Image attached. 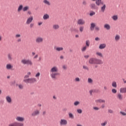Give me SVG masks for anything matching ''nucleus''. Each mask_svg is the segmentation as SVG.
Returning <instances> with one entry per match:
<instances>
[{"label":"nucleus","mask_w":126,"mask_h":126,"mask_svg":"<svg viewBox=\"0 0 126 126\" xmlns=\"http://www.w3.org/2000/svg\"><path fill=\"white\" fill-rule=\"evenodd\" d=\"M59 68L58 67L54 66L50 69V76L52 79H57V76L60 75V73L58 72Z\"/></svg>","instance_id":"nucleus-1"},{"label":"nucleus","mask_w":126,"mask_h":126,"mask_svg":"<svg viewBox=\"0 0 126 126\" xmlns=\"http://www.w3.org/2000/svg\"><path fill=\"white\" fill-rule=\"evenodd\" d=\"M90 64H103L104 62L101 59L95 58H91L89 60Z\"/></svg>","instance_id":"nucleus-2"},{"label":"nucleus","mask_w":126,"mask_h":126,"mask_svg":"<svg viewBox=\"0 0 126 126\" xmlns=\"http://www.w3.org/2000/svg\"><path fill=\"white\" fill-rule=\"evenodd\" d=\"M23 81L24 82H25V83H27V84H32L36 82L37 80H36V78H31L27 79H24Z\"/></svg>","instance_id":"nucleus-3"},{"label":"nucleus","mask_w":126,"mask_h":126,"mask_svg":"<svg viewBox=\"0 0 126 126\" xmlns=\"http://www.w3.org/2000/svg\"><path fill=\"white\" fill-rule=\"evenodd\" d=\"M35 42L37 44H41L44 42V38L41 36H38L35 39Z\"/></svg>","instance_id":"nucleus-4"},{"label":"nucleus","mask_w":126,"mask_h":126,"mask_svg":"<svg viewBox=\"0 0 126 126\" xmlns=\"http://www.w3.org/2000/svg\"><path fill=\"white\" fill-rule=\"evenodd\" d=\"M39 115H40V110L36 109L32 113V117H36V116H39Z\"/></svg>","instance_id":"nucleus-5"},{"label":"nucleus","mask_w":126,"mask_h":126,"mask_svg":"<svg viewBox=\"0 0 126 126\" xmlns=\"http://www.w3.org/2000/svg\"><path fill=\"white\" fill-rule=\"evenodd\" d=\"M60 126H66L67 125V121L65 119H61L60 121Z\"/></svg>","instance_id":"nucleus-6"},{"label":"nucleus","mask_w":126,"mask_h":126,"mask_svg":"<svg viewBox=\"0 0 126 126\" xmlns=\"http://www.w3.org/2000/svg\"><path fill=\"white\" fill-rule=\"evenodd\" d=\"M89 6L91 9H98V7H97L95 3H91Z\"/></svg>","instance_id":"nucleus-7"},{"label":"nucleus","mask_w":126,"mask_h":126,"mask_svg":"<svg viewBox=\"0 0 126 126\" xmlns=\"http://www.w3.org/2000/svg\"><path fill=\"white\" fill-rule=\"evenodd\" d=\"M77 24L79 25H84L85 24V21L83 19H79L78 20Z\"/></svg>","instance_id":"nucleus-8"},{"label":"nucleus","mask_w":126,"mask_h":126,"mask_svg":"<svg viewBox=\"0 0 126 126\" xmlns=\"http://www.w3.org/2000/svg\"><path fill=\"white\" fill-rule=\"evenodd\" d=\"M5 99L7 102L8 104H11L12 103V99H11V97L9 96V95H7L5 97Z\"/></svg>","instance_id":"nucleus-9"},{"label":"nucleus","mask_w":126,"mask_h":126,"mask_svg":"<svg viewBox=\"0 0 126 126\" xmlns=\"http://www.w3.org/2000/svg\"><path fill=\"white\" fill-rule=\"evenodd\" d=\"M16 120L17 121H18V122H20L21 123H22L24 122V121H25V118H24V117L18 116L16 118Z\"/></svg>","instance_id":"nucleus-10"},{"label":"nucleus","mask_w":126,"mask_h":126,"mask_svg":"<svg viewBox=\"0 0 126 126\" xmlns=\"http://www.w3.org/2000/svg\"><path fill=\"white\" fill-rule=\"evenodd\" d=\"M95 4L98 6H99V5H102L104 4V2L102 1V0H96L95 1Z\"/></svg>","instance_id":"nucleus-11"},{"label":"nucleus","mask_w":126,"mask_h":126,"mask_svg":"<svg viewBox=\"0 0 126 126\" xmlns=\"http://www.w3.org/2000/svg\"><path fill=\"white\" fill-rule=\"evenodd\" d=\"M32 21H33V16H31L28 18L26 24L29 25Z\"/></svg>","instance_id":"nucleus-12"},{"label":"nucleus","mask_w":126,"mask_h":126,"mask_svg":"<svg viewBox=\"0 0 126 126\" xmlns=\"http://www.w3.org/2000/svg\"><path fill=\"white\" fill-rule=\"evenodd\" d=\"M117 98L118 100L120 101H122L123 99H124V96L121 93H118L117 95Z\"/></svg>","instance_id":"nucleus-13"},{"label":"nucleus","mask_w":126,"mask_h":126,"mask_svg":"<svg viewBox=\"0 0 126 126\" xmlns=\"http://www.w3.org/2000/svg\"><path fill=\"white\" fill-rule=\"evenodd\" d=\"M95 55L96 57H98L99 58H104V55H103V54L99 51L96 52L95 53Z\"/></svg>","instance_id":"nucleus-14"},{"label":"nucleus","mask_w":126,"mask_h":126,"mask_svg":"<svg viewBox=\"0 0 126 126\" xmlns=\"http://www.w3.org/2000/svg\"><path fill=\"white\" fill-rule=\"evenodd\" d=\"M55 50L57 51V52H61L62 51H63V47H55Z\"/></svg>","instance_id":"nucleus-15"},{"label":"nucleus","mask_w":126,"mask_h":126,"mask_svg":"<svg viewBox=\"0 0 126 126\" xmlns=\"http://www.w3.org/2000/svg\"><path fill=\"white\" fill-rule=\"evenodd\" d=\"M43 3H44V4H46V5H48V6H50V5H51V2H50V1L48 0H44L43 1Z\"/></svg>","instance_id":"nucleus-16"},{"label":"nucleus","mask_w":126,"mask_h":126,"mask_svg":"<svg viewBox=\"0 0 126 126\" xmlns=\"http://www.w3.org/2000/svg\"><path fill=\"white\" fill-rule=\"evenodd\" d=\"M21 63H23V64H27V65L28 63V59H24L21 60Z\"/></svg>","instance_id":"nucleus-17"},{"label":"nucleus","mask_w":126,"mask_h":126,"mask_svg":"<svg viewBox=\"0 0 126 126\" xmlns=\"http://www.w3.org/2000/svg\"><path fill=\"white\" fill-rule=\"evenodd\" d=\"M106 44L105 43L101 44L99 46V49H100V50H103V49H105V48H106Z\"/></svg>","instance_id":"nucleus-18"},{"label":"nucleus","mask_w":126,"mask_h":126,"mask_svg":"<svg viewBox=\"0 0 126 126\" xmlns=\"http://www.w3.org/2000/svg\"><path fill=\"white\" fill-rule=\"evenodd\" d=\"M43 19L44 20H47V19H50V15H49V14H45L43 15Z\"/></svg>","instance_id":"nucleus-19"},{"label":"nucleus","mask_w":126,"mask_h":126,"mask_svg":"<svg viewBox=\"0 0 126 126\" xmlns=\"http://www.w3.org/2000/svg\"><path fill=\"white\" fill-rule=\"evenodd\" d=\"M104 28L106 29V30H110L111 29V26L108 24H106L104 25Z\"/></svg>","instance_id":"nucleus-20"},{"label":"nucleus","mask_w":126,"mask_h":126,"mask_svg":"<svg viewBox=\"0 0 126 126\" xmlns=\"http://www.w3.org/2000/svg\"><path fill=\"white\" fill-rule=\"evenodd\" d=\"M96 103H106V100L104 99H99L95 100Z\"/></svg>","instance_id":"nucleus-21"},{"label":"nucleus","mask_w":126,"mask_h":126,"mask_svg":"<svg viewBox=\"0 0 126 126\" xmlns=\"http://www.w3.org/2000/svg\"><path fill=\"white\" fill-rule=\"evenodd\" d=\"M96 27V25L95 24V23H92L91 24V27H90V29L91 31H93L94 30V28Z\"/></svg>","instance_id":"nucleus-22"},{"label":"nucleus","mask_w":126,"mask_h":126,"mask_svg":"<svg viewBox=\"0 0 126 126\" xmlns=\"http://www.w3.org/2000/svg\"><path fill=\"white\" fill-rule=\"evenodd\" d=\"M120 39H121V36H120L119 34H116L115 37L116 42H118V41H120Z\"/></svg>","instance_id":"nucleus-23"},{"label":"nucleus","mask_w":126,"mask_h":126,"mask_svg":"<svg viewBox=\"0 0 126 126\" xmlns=\"http://www.w3.org/2000/svg\"><path fill=\"white\" fill-rule=\"evenodd\" d=\"M27 65H30V66H32L33 65V62L31 60L28 59V64Z\"/></svg>","instance_id":"nucleus-24"},{"label":"nucleus","mask_w":126,"mask_h":126,"mask_svg":"<svg viewBox=\"0 0 126 126\" xmlns=\"http://www.w3.org/2000/svg\"><path fill=\"white\" fill-rule=\"evenodd\" d=\"M27 65H30V66H32L33 65V62L31 60L28 59V64Z\"/></svg>","instance_id":"nucleus-25"},{"label":"nucleus","mask_w":126,"mask_h":126,"mask_svg":"<svg viewBox=\"0 0 126 126\" xmlns=\"http://www.w3.org/2000/svg\"><path fill=\"white\" fill-rule=\"evenodd\" d=\"M59 28H60V26L59 25L55 24L53 25V29L54 30H58Z\"/></svg>","instance_id":"nucleus-26"},{"label":"nucleus","mask_w":126,"mask_h":126,"mask_svg":"<svg viewBox=\"0 0 126 126\" xmlns=\"http://www.w3.org/2000/svg\"><path fill=\"white\" fill-rule=\"evenodd\" d=\"M6 68L7 69H11V68H13V66L11 65L10 64H7L6 65Z\"/></svg>","instance_id":"nucleus-27"},{"label":"nucleus","mask_w":126,"mask_h":126,"mask_svg":"<svg viewBox=\"0 0 126 126\" xmlns=\"http://www.w3.org/2000/svg\"><path fill=\"white\" fill-rule=\"evenodd\" d=\"M120 91V93H126V88H121Z\"/></svg>","instance_id":"nucleus-28"},{"label":"nucleus","mask_w":126,"mask_h":126,"mask_svg":"<svg viewBox=\"0 0 126 126\" xmlns=\"http://www.w3.org/2000/svg\"><path fill=\"white\" fill-rule=\"evenodd\" d=\"M103 6L101 7V10L102 12H104L105 11V10L106 9V4H104L102 5Z\"/></svg>","instance_id":"nucleus-29"},{"label":"nucleus","mask_w":126,"mask_h":126,"mask_svg":"<svg viewBox=\"0 0 126 126\" xmlns=\"http://www.w3.org/2000/svg\"><path fill=\"white\" fill-rule=\"evenodd\" d=\"M90 46V40H87L86 41V47L89 48Z\"/></svg>","instance_id":"nucleus-30"},{"label":"nucleus","mask_w":126,"mask_h":126,"mask_svg":"<svg viewBox=\"0 0 126 126\" xmlns=\"http://www.w3.org/2000/svg\"><path fill=\"white\" fill-rule=\"evenodd\" d=\"M112 18L114 21H117V20L118 19L119 17H118V15H115L112 17Z\"/></svg>","instance_id":"nucleus-31"},{"label":"nucleus","mask_w":126,"mask_h":126,"mask_svg":"<svg viewBox=\"0 0 126 126\" xmlns=\"http://www.w3.org/2000/svg\"><path fill=\"white\" fill-rule=\"evenodd\" d=\"M68 116H69V118L70 119H74V116L73 115V114L72 113H68Z\"/></svg>","instance_id":"nucleus-32"},{"label":"nucleus","mask_w":126,"mask_h":126,"mask_svg":"<svg viewBox=\"0 0 126 126\" xmlns=\"http://www.w3.org/2000/svg\"><path fill=\"white\" fill-rule=\"evenodd\" d=\"M112 86L114 88H117V83L115 81L113 82L112 84Z\"/></svg>","instance_id":"nucleus-33"},{"label":"nucleus","mask_w":126,"mask_h":126,"mask_svg":"<svg viewBox=\"0 0 126 126\" xmlns=\"http://www.w3.org/2000/svg\"><path fill=\"white\" fill-rule=\"evenodd\" d=\"M78 105H80V101H75L74 102V106H78Z\"/></svg>","instance_id":"nucleus-34"},{"label":"nucleus","mask_w":126,"mask_h":126,"mask_svg":"<svg viewBox=\"0 0 126 126\" xmlns=\"http://www.w3.org/2000/svg\"><path fill=\"white\" fill-rule=\"evenodd\" d=\"M107 125H108V122L107 121H104L103 123L100 124L101 126H106Z\"/></svg>","instance_id":"nucleus-35"},{"label":"nucleus","mask_w":126,"mask_h":126,"mask_svg":"<svg viewBox=\"0 0 126 126\" xmlns=\"http://www.w3.org/2000/svg\"><path fill=\"white\" fill-rule=\"evenodd\" d=\"M88 83H90L91 84H92V83H93V80H92V79L89 78L88 79Z\"/></svg>","instance_id":"nucleus-36"},{"label":"nucleus","mask_w":126,"mask_h":126,"mask_svg":"<svg viewBox=\"0 0 126 126\" xmlns=\"http://www.w3.org/2000/svg\"><path fill=\"white\" fill-rule=\"evenodd\" d=\"M80 32H83V30H84V27L81 26L79 28Z\"/></svg>","instance_id":"nucleus-37"},{"label":"nucleus","mask_w":126,"mask_h":126,"mask_svg":"<svg viewBox=\"0 0 126 126\" xmlns=\"http://www.w3.org/2000/svg\"><path fill=\"white\" fill-rule=\"evenodd\" d=\"M28 9H29V6H27L23 8V11H26L27 10H28Z\"/></svg>","instance_id":"nucleus-38"},{"label":"nucleus","mask_w":126,"mask_h":126,"mask_svg":"<svg viewBox=\"0 0 126 126\" xmlns=\"http://www.w3.org/2000/svg\"><path fill=\"white\" fill-rule=\"evenodd\" d=\"M87 46H85L81 49L82 52H85L86 51V49H87Z\"/></svg>","instance_id":"nucleus-39"},{"label":"nucleus","mask_w":126,"mask_h":126,"mask_svg":"<svg viewBox=\"0 0 126 126\" xmlns=\"http://www.w3.org/2000/svg\"><path fill=\"white\" fill-rule=\"evenodd\" d=\"M74 81H75V82H80V78H79L78 77H76L75 78Z\"/></svg>","instance_id":"nucleus-40"},{"label":"nucleus","mask_w":126,"mask_h":126,"mask_svg":"<svg viewBox=\"0 0 126 126\" xmlns=\"http://www.w3.org/2000/svg\"><path fill=\"white\" fill-rule=\"evenodd\" d=\"M23 8V5H20L18 8V11H20Z\"/></svg>","instance_id":"nucleus-41"},{"label":"nucleus","mask_w":126,"mask_h":126,"mask_svg":"<svg viewBox=\"0 0 126 126\" xmlns=\"http://www.w3.org/2000/svg\"><path fill=\"white\" fill-rule=\"evenodd\" d=\"M23 123H16V126H23Z\"/></svg>","instance_id":"nucleus-42"},{"label":"nucleus","mask_w":126,"mask_h":126,"mask_svg":"<svg viewBox=\"0 0 126 126\" xmlns=\"http://www.w3.org/2000/svg\"><path fill=\"white\" fill-rule=\"evenodd\" d=\"M111 91L114 94H116L117 93V90H116V89H112Z\"/></svg>","instance_id":"nucleus-43"},{"label":"nucleus","mask_w":126,"mask_h":126,"mask_svg":"<svg viewBox=\"0 0 126 126\" xmlns=\"http://www.w3.org/2000/svg\"><path fill=\"white\" fill-rule=\"evenodd\" d=\"M77 112L78 114H82V110L78 109L77 110Z\"/></svg>","instance_id":"nucleus-44"},{"label":"nucleus","mask_w":126,"mask_h":126,"mask_svg":"<svg viewBox=\"0 0 126 126\" xmlns=\"http://www.w3.org/2000/svg\"><path fill=\"white\" fill-rule=\"evenodd\" d=\"M83 68H84V69H86L87 70H89V68H88V67L86 65H83Z\"/></svg>","instance_id":"nucleus-45"},{"label":"nucleus","mask_w":126,"mask_h":126,"mask_svg":"<svg viewBox=\"0 0 126 126\" xmlns=\"http://www.w3.org/2000/svg\"><path fill=\"white\" fill-rule=\"evenodd\" d=\"M8 126H16V123H11L8 125Z\"/></svg>","instance_id":"nucleus-46"},{"label":"nucleus","mask_w":126,"mask_h":126,"mask_svg":"<svg viewBox=\"0 0 126 126\" xmlns=\"http://www.w3.org/2000/svg\"><path fill=\"white\" fill-rule=\"evenodd\" d=\"M40 75H41V73H40V72H38L37 74H36L35 77H36V78H39Z\"/></svg>","instance_id":"nucleus-47"},{"label":"nucleus","mask_w":126,"mask_h":126,"mask_svg":"<svg viewBox=\"0 0 126 126\" xmlns=\"http://www.w3.org/2000/svg\"><path fill=\"white\" fill-rule=\"evenodd\" d=\"M93 109L95 110V111H99V110H100V108L98 107H94Z\"/></svg>","instance_id":"nucleus-48"},{"label":"nucleus","mask_w":126,"mask_h":126,"mask_svg":"<svg viewBox=\"0 0 126 126\" xmlns=\"http://www.w3.org/2000/svg\"><path fill=\"white\" fill-rule=\"evenodd\" d=\"M95 31H97V32L100 31V28L98 26H96L95 27Z\"/></svg>","instance_id":"nucleus-49"},{"label":"nucleus","mask_w":126,"mask_h":126,"mask_svg":"<svg viewBox=\"0 0 126 126\" xmlns=\"http://www.w3.org/2000/svg\"><path fill=\"white\" fill-rule=\"evenodd\" d=\"M83 5H87V1L86 0H83L82 2Z\"/></svg>","instance_id":"nucleus-50"},{"label":"nucleus","mask_w":126,"mask_h":126,"mask_svg":"<svg viewBox=\"0 0 126 126\" xmlns=\"http://www.w3.org/2000/svg\"><path fill=\"white\" fill-rule=\"evenodd\" d=\"M120 114L122 115V116H126V113L124 111H120Z\"/></svg>","instance_id":"nucleus-51"},{"label":"nucleus","mask_w":126,"mask_h":126,"mask_svg":"<svg viewBox=\"0 0 126 126\" xmlns=\"http://www.w3.org/2000/svg\"><path fill=\"white\" fill-rule=\"evenodd\" d=\"M108 112L110 114H113L114 113V111H113V110H112V109H108Z\"/></svg>","instance_id":"nucleus-52"},{"label":"nucleus","mask_w":126,"mask_h":126,"mask_svg":"<svg viewBox=\"0 0 126 126\" xmlns=\"http://www.w3.org/2000/svg\"><path fill=\"white\" fill-rule=\"evenodd\" d=\"M95 12L93 11L90 13V16H93V15H95Z\"/></svg>","instance_id":"nucleus-53"},{"label":"nucleus","mask_w":126,"mask_h":126,"mask_svg":"<svg viewBox=\"0 0 126 126\" xmlns=\"http://www.w3.org/2000/svg\"><path fill=\"white\" fill-rule=\"evenodd\" d=\"M8 58L9 61H11L12 58H11V54H8Z\"/></svg>","instance_id":"nucleus-54"},{"label":"nucleus","mask_w":126,"mask_h":126,"mask_svg":"<svg viewBox=\"0 0 126 126\" xmlns=\"http://www.w3.org/2000/svg\"><path fill=\"white\" fill-rule=\"evenodd\" d=\"M18 87L19 89H23V85H19Z\"/></svg>","instance_id":"nucleus-55"},{"label":"nucleus","mask_w":126,"mask_h":126,"mask_svg":"<svg viewBox=\"0 0 126 126\" xmlns=\"http://www.w3.org/2000/svg\"><path fill=\"white\" fill-rule=\"evenodd\" d=\"M30 76L28 75H26L25 76L24 78L25 79H28L29 78Z\"/></svg>","instance_id":"nucleus-56"},{"label":"nucleus","mask_w":126,"mask_h":126,"mask_svg":"<svg viewBox=\"0 0 126 126\" xmlns=\"http://www.w3.org/2000/svg\"><path fill=\"white\" fill-rule=\"evenodd\" d=\"M63 68L64 69H66V68H67V66L66 65H63Z\"/></svg>","instance_id":"nucleus-57"},{"label":"nucleus","mask_w":126,"mask_h":126,"mask_svg":"<svg viewBox=\"0 0 126 126\" xmlns=\"http://www.w3.org/2000/svg\"><path fill=\"white\" fill-rule=\"evenodd\" d=\"M71 31L72 32H73V31H76V29L72 28L71 29Z\"/></svg>","instance_id":"nucleus-58"},{"label":"nucleus","mask_w":126,"mask_h":126,"mask_svg":"<svg viewBox=\"0 0 126 126\" xmlns=\"http://www.w3.org/2000/svg\"><path fill=\"white\" fill-rule=\"evenodd\" d=\"M103 89H104V90L107 91V90H108V87L106 86H104L103 87Z\"/></svg>","instance_id":"nucleus-59"},{"label":"nucleus","mask_w":126,"mask_h":126,"mask_svg":"<svg viewBox=\"0 0 126 126\" xmlns=\"http://www.w3.org/2000/svg\"><path fill=\"white\" fill-rule=\"evenodd\" d=\"M34 26V24L32 23L30 25V28H33V27Z\"/></svg>","instance_id":"nucleus-60"},{"label":"nucleus","mask_w":126,"mask_h":126,"mask_svg":"<svg viewBox=\"0 0 126 126\" xmlns=\"http://www.w3.org/2000/svg\"><path fill=\"white\" fill-rule=\"evenodd\" d=\"M95 40L97 41H100V38H99L98 37H96L95 38Z\"/></svg>","instance_id":"nucleus-61"},{"label":"nucleus","mask_w":126,"mask_h":126,"mask_svg":"<svg viewBox=\"0 0 126 126\" xmlns=\"http://www.w3.org/2000/svg\"><path fill=\"white\" fill-rule=\"evenodd\" d=\"M101 109H104L105 108V104H102L101 106Z\"/></svg>","instance_id":"nucleus-62"},{"label":"nucleus","mask_w":126,"mask_h":126,"mask_svg":"<svg viewBox=\"0 0 126 126\" xmlns=\"http://www.w3.org/2000/svg\"><path fill=\"white\" fill-rule=\"evenodd\" d=\"M84 58L85 59H88V58H89V55H85L84 56Z\"/></svg>","instance_id":"nucleus-63"},{"label":"nucleus","mask_w":126,"mask_h":126,"mask_svg":"<svg viewBox=\"0 0 126 126\" xmlns=\"http://www.w3.org/2000/svg\"><path fill=\"white\" fill-rule=\"evenodd\" d=\"M17 42L18 43H19V42H21V38H18L17 40Z\"/></svg>","instance_id":"nucleus-64"}]
</instances>
